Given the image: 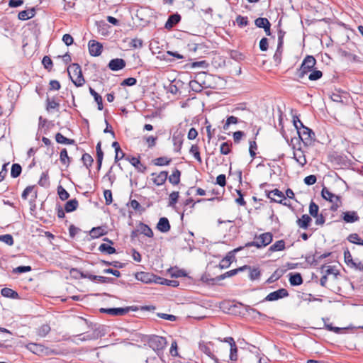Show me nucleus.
<instances>
[{"label":"nucleus","instance_id":"393cba45","mask_svg":"<svg viewBox=\"0 0 363 363\" xmlns=\"http://www.w3.org/2000/svg\"><path fill=\"white\" fill-rule=\"evenodd\" d=\"M130 311L129 307L125 308H110L108 310L109 315H113V316H121L124 315L127 313H128Z\"/></svg>","mask_w":363,"mask_h":363},{"label":"nucleus","instance_id":"c756f323","mask_svg":"<svg viewBox=\"0 0 363 363\" xmlns=\"http://www.w3.org/2000/svg\"><path fill=\"white\" fill-rule=\"evenodd\" d=\"M88 279L91 281H98L101 283H113L115 279L111 277H106L103 276H97V275H89Z\"/></svg>","mask_w":363,"mask_h":363},{"label":"nucleus","instance_id":"8fccbe9b","mask_svg":"<svg viewBox=\"0 0 363 363\" xmlns=\"http://www.w3.org/2000/svg\"><path fill=\"white\" fill-rule=\"evenodd\" d=\"M319 206L313 201L309 205V213L313 217H317L318 214Z\"/></svg>","mask_w":363,"mask_h":363},{"label":"nucleus","instance_id":"e2e57ef3","mask_svg":"<svg viewBox=\"0 0 363 363\" xmlns=\"http://www.w3.org/2000/svg\"><path fill=\"white\" fill-rule=\"evenodd\" d=\"M31 267L30 266H19L13 269V272L15 274H22L31 271Z\"/></svg>","mask_w":363,"mask_h":363},{"label":"nucleus","instance_id":"338daca9","mask_svg":"<svg viewBox=\"0 0 363 363\" xmlns=\"http://www.w3.org/2000/svg\"><path fill=\"white\" fill-rule=\"evenodd\" d=\"M238 122V118L233 116H229L223 125V129L227 130L230 124H235Z\"/></svg>","mask_w":363,"mask_h":363},{"label":"nucleus","instance_id":"c03bdc74","mask_svg":"<svg viewBox=\"0 0 363 363\" xmlns=\"http://www.w3.org/2000/svg\"><path fill=\"white\" fill-rule=\"evenodd\" d=\"M232 143L230 142H224L220 145V152L222 155H228L231 152Z\"/></svg>","mask_w":363,"mask_h":363},{"label":"nucleus","instance_id":"2f4dec72","mask_svg":"<svg viewBox=\"0 0 363 363\" xmlns=\"http://www.w3.org/2000/svg\"><path fill=\"white\" fill-rule=\"evenodd\" d=\"M79 206L78 201L76 199L68 201L65 205V211L67 213H71L75 211Z\"/></svg>","mask_w":363,"mask_h":363},{"label":"nucleus","instance_id":"2eb2a0df","mask_svg":"<svg viewBox=\"0 0 363 363\" xmlns=\"http://www.w3.org/2000/svg\"><path fill=\"white\" fill-rule=\"evenodd\" d=\"M181 21V16L178 13L172 14L168 17L165 23L164 28L166 29H171Z\"/></svg>","mask_w":363,"mask_h":363},{"label":"nucleus","instance_id":"20e7f679","mask_svg":"<svg viewBox=\"0 0 363 363\" xmlns=\"http://www.w3.org/2000/svg\"><path fill=\"white\" fill-rule=\"evenodd\" d=\"M148 343L153 350L159 352L165 347L167 340L163 337L155 335L150 338Z\"/></svg>","mask_w":363,"mask_h":363},{"label":"nucleus","instance_id":"4d7b16f0","mask_svg":"<svg viewBox=\"0 0 363 363\" xmlns=\"http://www.w3.org/2000/svg\"><path fill=\"white\" fill-rule=\"evenodd\" d=\"M230 359L232 362L238 360V347L236 345H233L230 349Z\"/></svg>","mask_w":363,"mask_h":363},{"label":"nucleus","instance_id":"3c124183","mask_svg":"<svg viewBox=\"0 0 363 363\" xmlns=\"http://www.w3.org/2000/svg\"><path fill=\"white\" fill-rule=\"evenodd\" d=\"M246 311L250 314H256L257 315H258L259 318L262 319V320H264L267 318L266 315L260 313L257 309H255L250 306H247Z\"/></svg>","mask_w":363,"mask_h":363},{"label":"nucleus","instance_id":"cd10ccee","mask_svg":"<svg viewBox=\"0 0 363 363\" xmlns=\"http://www.w3.org/2000/svg\"><path fill=\"white\" fill-rule=\"evenodd\" d=\"M289 282L291 286H299L303 284V278L300 273L290 274Z\"/></svg>","mask_w":363,"mask_h":363},{"label":"nucleus","instance_id":"de8ad7c7","mask_svg":"<svg viewBox=\"0 0 363 363\" xmlns=\"http://www.w3.org/2000/svg\"><path fill=\"white\" fill-rule=\"evenodd\" d=\"M308 79L311 81H316L320 79L323 77V72L320 70H313L309 72Z\"/></svg>","mask_w":363,"mask_h":363},{"label":"nucleus","instance_id":"13d9d810","mask_svg":"<svg viewBox=\"0 0 363 363\" xmlns=\"http://www.w3.org/2000/svg\"><path fill=\"white\" fill-rule=\"evenodd\" d=\"M179 192L178 191H173L169 194V206H174L179 199Z\"/></svg>","mask_w":363,"mask_h":363},{"label":"nucleus","instance_id":"4468645a","mask_svg":"<svg viewBox=\"0 0 363 363\" xmlns=\"http://www.w3.org/2000/svg\"><path fill=\"white\" fill-rule=\"evenodd\" d=\"M321 195L325 200L329 201L330 203L337 202L341 200L340 196L333 194L325 186L322 189Z\"/></svg>","mask_w":363,"mask_h":363},{"label":"nucleus","instance_id":"ddd939ff","mask_svg":"<svg viewBox=\"0 0 363 363\" xmlns=\"http://www.w3.org/2000/svg\"><path fill=\"white\" fill-rule=\"evenodd\" d=\"M151 176H155V177L152 178L153 183L157 186H161L167 181L168 172L167 171H162L158 174L156 173H152Z\"/></svg>","mask_w":363,"mask_h":363},{"label":"nucleus","instance_id":"72a5a7b5","mask_svg":"<svg viewBox=\"0 0 363 363\" xmlns=\"http://www.w3.org/2000/svg\"><path fill=\"white\" fill-rule=\"evenodd\" d=\"M112 147L115 149L116 156L115 162H117L125 157V153L122 152L120 145L118 142L115 141L112 143Z\"/></svg>","mask_w":363,"mask_h":363},{"label":"nucleus","instance_id":"f257e3e1","mask_svg":"<svg viewBox=\"0 0 363 363\" xmlns=\"http://www.w3.org/2000/svg\"><path fill=\"white\" fill-rule=\"evenodd\" d=\"M273 240V235L271 233H264L259 235H255L254 240L247 242L245 247H256L258 249L265 247L269 245Z\"/></svg>","mask_w":363,"mask_h":363},{"label":"nucleus","instance_id":"09e8293b","mask_svg":"<svg viewBox=\"0 0 363 363\" xmlns=\"http://www.w3.org/2000/svg\"><path fill=\"white\" fill-rule=\"evenodd\" d=\"M235 21L238 26L240 28L245 27L247 26L249 23L248 18L247 16H242L240 15H238L236 17Z\"/></svg>","mask_w":363,"mask_h":363},{"label":"nucleus","instance_id":"0e129e2a","mask_svg":"<svg viewBox=\"0 0 363 363\" xmlns=\"http://www.w3.org/2000/svg\"><path fill=\"white\" fill-rule=\"evenodd\" d=\"M208 67V63L206 60L194 62L191 63V67L196 68L201 67L203 69H206Z\"/></svg>","mask_w":363,"mask_h":363},{"label":"nucleus","instance_id":"c85d7f7f","mask_svg":"<svg viewBox=\"0 0 363 363\" xmlns=\"http://www.w3.org/2000/svg\"><path fill=\"white\" fill-rule=\"evenodd\" d=\"M60 160L61 163L68 167L72 162L71 158L68 156L67 150L63 148L60 154Z\"/></svg>","mask_w":363,"mask_h":363},{"label":"nucleus","instance_id":"5701e85b","mask_svg":"<svg viewBox=\"0 0 363 363\" xmlns=\"http://www.w3.org/2000/svg\"><path fill=\"white\" fill-rule=\"evenodd\" d=\"M344 259L345 263L347 265H350L354 268H359V269H362L360 267H359V266H361L362 264L359 262L358 264H357L355 262H354L352 255L347 248L344 251Z\"/></svg>","mask_w":363,"mask_h":363},{"label":"nucleus","instance_id":"423d86ee","mask_svg":"<svg viewBox=\"0 0 363 363\" xmlns=\"http://www.w3.org/2000/svg\"><path fill=\"white\" fill-rule=\"evenodd\" d=\"M285 35V32L280 30L278 32V45L277 50L274 55V61L279 64L281 60V55L283 52V44H284V37Z\"/></svg>","mask_w":363,"mask_h":363},{"label":"nucleus","instance_id":"f3484780","mask_svg":"<svg viewBox=\"0 0 363 363\" xmlns=\"http://www.w3.org/2000/svg\"><path fill=\"white\" fill-rule=\"evenodd\" d=\"M247 268V265H244V266L238 267L237 269L230 270L221 275L216 277V279L218 281H221L227 277H233V276L237 274L239 272L245 271V270H246Z\"/></svg>","mask_w":363,"mask_h":363},{"label":"nucleus","instance_id":"c9c22d12","mask_svg":"<svg viewBox=\"0 0 363 363\" xmlns=\"http://www.w3.org/2000/svg\"><path fill=\"white\" fill-rule=\"evenodd\" d=\"M246 269H248L250 271L249 277L250 280L254 281L259 279L261 276V272L259 269V268H252L250 266H247V268Z\"/></svg>","mask_w":363,"mask_h":363},{"label":"nucleus","instance_id":"37998d69","mask_svg":"<svg viewBox=\"0 0 363 363\" xmlns=\"http://www.w3.org/2000/svg\"><path fill=\"white\" fill-rule=\"evenodd\" d=\"M347 240L352 243L363 246V240H362L357 233L350 234L348 236Z\"/></svg>","mask_w":363,"mask_h":363},{"label":"nucleus","instance_id":"680f3d73","mask_svg":"<svg viewBox=\"0 0 363 363\" xmlns=\"http://www.w3.org/2000/svg\"><path fill=\"white\" fill-rule=\"evenodd\" d=\"M96 160H99V163L103 161L104 152L101 150V142L99 141L96 147Z\"/></svg>","mask_w":363,"mask_h":363},{"label":"nucleus","instance_id":"4c0bfd02","mask_svg":"<svg viewBox=\"0 0 363 363\" xmlns=\"http://www.w3.org/2000/svg\"><path fill=\"white\" fill-rule=\"evenodd\" d=\"M285 249V242L284 240H280L275 242L273 245H272L269 248V252H277L281 251Z\"/></svg>","mask_w":363,"mask_h":363},{"label":"nucleus","instance_id":"774afa93","mask_svg":"<svg viewBox=\"0 0 363 363\" xmlns=\"http://www.w3.org/2000/svg\"><path fill=\"white\" fill-rule=\"evenodd\" d=\"M144 139L147 143L148 147L151 148V147H153L155 146L156 141L157 140V136L155 137V136L150 135V136H148V137H145Z\"/></svg>","mask_w":363,"mask_h":363},{"label":"nucleus","instance_id":"473e14b6","mask_svg":"<svg viewBox=\"0 0 363 363\" xmlns=\"http://www.w3.org/2000/svg\"><path fill=\"white\" fill-rule=\"evenodd\" d=\"M181 172L178 169H175L172 174L167 178L169 182L173 185H177L180 182Z\"/></svg>","mask_w":363,"mask_h":363},{"label":"nucleus","instance_id":"a211bd4d","mask_svg":"<svg viewBox=\"0 0 363 363\" xmlns=\"http://www.w3.org/2000/svg\"><path fill=\"white\" fill-rule=\"evenodd\" d=\"M293 158L301 167H303L307 163L306 156L304 155L303 151L301 150V148H298L296 151L294 152Z\"/></svg>","mask_w":363,"mask_h":363},{"label":"nucleus","instance_id":"1a4fd4ad","mask_svg":"<svg viewBox=\"0 0 363 363\" xmlns=\"http://www.w3.org/2000/svg\"><path fill=\"white\" fill-rule=\"evenodd\" d=\"M26 348L30 350L31 352L40 355L42 354H48V350H49L48 347H45L43 345L30 342L26 345Z\"/></svg>","mask_w":363,"mask_h":363},{"label":"nucleus","instance_id":"6ab92c4d","mask_svg":"<svg viewBox=\"0 0 363 363\" xmlns=\"http://www.w3.org/2000/svg\"><path fill=\"white\" fill-rule=\"evenodd\" d=\"M342 219L345 223H354L359 220V217L356 211H346L342 213Z\"/></svg>","mask_w":363,"mask_h":363},{"label":"nucleus","instance_id":"a878e982","mask_svg":"<svg viewBox=\"0 0 363 363\" xmlns=\"http://www.w3.org/2000/svg\"><path fill=\"white\" fill-rule=\"evenodd\" d=\"M138 231H140L141 234H143L148 238H152L154 235L152 229L147 225L142 222H140L138 225Z\"/></svg>","mask_w":363,"mask_h":363},{"label":"nucleus","instance_id":"9b49d317","mask_svg":"<svg viewBox=\"0 0 363 363\" xmlns=\"http://www.w3.org/2000/svg\"><path fill=\"white\" fill-rule=\"evenodd\" d=\"M155 276L154 274L140 272L135 274V278L145 284L155 283Z\"/></svg>","mask_w":363,"mask_h":363},{"label":"nucleus","instance_id":"58836bf2","mask_svg":"<svg viewBox=\"0 0 363 363\" xmlns=\"http://www.w3.org/2000/svg\"><path fill=\"white\" fill-rule=\"evenodd\" d=\"M40 186L48 187L50 186V180L48 172H44L41 174L40 178L38 183Z\"/></svg>","mask_w":363,"mask_h":363},{"label":"nucleus","instance_id":"864d4df0","mask_svg":"<svg viewBox=\"0 0 363 363\" xmlns=\"http://www.w3.org/2000/svg\"><path fill=\"white\" fill-rule=\"evenodd\" d=\"M255 23L256 26H257L258 28H264L268 24H269L270 22L269 21V20L267 18L259 17V18H257L255 21Z\"/></svg>","mask_w":363,"mask_h":363},{"label":"nucleus","instance_id":"b1692460","mask_svg":"<svg viewBox=\"0 0 363 363\" xmlns=\"http://www.w3.org/2000/svg\"><path fill=\"white\" fill-rule=\"evenodd\" d=\"M311 221L312 219L308 215L303 214L301 218L297 220L296 223L299 228L307 229L309 227Z\"/></svg>","mask_w":363,"mask_h":363},{"label":"nucleus","instance_id":"4be33fe9","mask_svg":"<svg viewBox=\"0 0 363 363\" xmlns=\"http://www.w3.org/2000/svg\"><path fill=\"white\" fill-rule=\"evenodd\" d=\"M35 15V10L32 8L29 10H23L18 13V18L19 20L26 21L33 18Z\"/></svg>","mask_w":363,"mask_h":363},{"label":"nucleus","instance_id":"a19ab883","mask_svg":"<svg viewBox=\"0 0 363 363\" xmlns=\"http://www.w3.org/2000/svg\"><path fill=\"white\" fill-rule=\"evenodd\" d=\"M169 272L171 274V276L175 278L185 277L187 275L186 272L184 269H180L177 267L171 268Z\"/></svg>","mask_w":363,"mask_h":363},{"label":"nucleus","instance_id":"0eeeda50","mask_svg":"<svg viewBox=\"0 0 363 363\" xmlns=\"http://www.w3.org/2000/svg\"><path fill=\"white\" fill-rule=\"evenodd\" d=\"M289 292L285 289H279L275 291L269 293L262 301H274L280 298L287 297Z\"/></svg>","mask_w":363,"mask_h":363},{"label":"nucleus","instance_id":"79ce46f5","mask_svg":"<svg viewBox=\"0 0 363 363\" xmlns=\"http://www.w3.org/2000/svg\"><path fill=\"white\" fill-rule=\"evenodd\" d=\"M22 172L21 166L19 164L15 163L11 166V176L13 178H17L20 176Z\"/></svg>","mask_w":363,"mask_h":363},{"label":"nucleus","instance_id":"bf43d9fd","mask_svg":"<svg viewBox=\"0 0 363 363\" xmlns=\"http://www.w3.org/2000/svg\"><path fill=\"white\" fill-rule=\"evenodd\" d=\"M46 102H47L46 110L48 111H50L51 109H58V108L60 106L59 103L56 102L55 100L50 101L48 97L46 100Z\"/></svg>","mask_w":363,"mask_h":363},{"label":"nucleus","instance_id":"7ed1b4c3","mask_svg":"<svg viewBox=\"0 0 363 363\" xmlns=\"http://www.w3.org/2000/svg\"><path fill=\"white\" fill-rule=\"evenodd\" d=\"M316 64V60L312 55H307L303 60L296 74L299 79H303L312 71Z\"/></svg>","mask_w":363,"mask_h":363},{"label":"nucleus","instance_id":"aec40b11","mask_svg":"<svg viewBox=\"0 0 363 363\" xmlns=\"http://www.w3.org/2000/svg\"><path fill=\"white\" fill-rule=\"evenodd\" d=\"M127 160L130 162V163L140 172L144 173L147 167L143 164H141L140 159L136 158L135 157H126Z\"/></svg>","mask_w":363,"mask_h":363},{"label":"nucleus","instance_id":"f8f14e48","mask_svg":"<svg viewBox=\"0 0 363 363\" xmlns=\"http://www.w3.org/2000/svg\"><path fill=\"white\" fill-rule=\"evenodd\" d=\"M125 65V61L123 59L116 58L109 62L108 67L112 71H118L123 69Z\"/></svg>","mask_w":363,"mask_h":363},{"label":"nucleus","instance_id":"69168bd1","mask_svg":"<svg viewBox=\"0 0 363 363\" xmlns=\"http://www.w3.org/2000/svg\"><path fill=\"white\" fill-rule=\"evenodd\" d=\"M42 63L44 67L48 70H50L52 67V61L48 56H45L43 58Z\"/></svg>","mask_w":363,"mask_h":363},{"label":"nucleus","instance_id":"6e6552de","mask_svg":"<svg viewBox=\"0 0 363 363\" xmlns=\"http://www.w3.org/2000/svg\"><path fill=\"white\" fill-rule=\"evenodd\" d=\"M88 47L90 55L94 57L100 55L103 49L102 44L94 40H89Z\"/></svg>","mask_w":363,"mask_h":363},{"label":"nucleus","instance_id":"dca6fc26","mask_svg":"<svg viewBox=\"0 0 363 363\" xmlns=\"http://www.w3.org/2000/svg\"><path fill=\"white\" fill-rule=\"evenodd\" d=\"M170 228L169 220L165 217L160 218L157 224V229L161 233H167Z\"/></svg>","mask_w":363,"mask_h":363},{"label":"nucleus","instance_id":"e433bc0d","mask_svg":"<svg viewBox=\"0 0 363 363\" xmlns=\"http://www.w3.org/2000/svg\"><path fill=\"white\" fill-rule=\"evenodd\" d=\"M99 250L107 255H112L116 252V250L113 247L106 243L101 244L99 247Z\"/></svg>","mask_w":363,"mask_h":363},{"label":"nucleus","instance_id":"ea45409f","mask_svg":"<svg viewBox=\"0 0 363 363\" xmlns=\"http://www.w3.org/2000/svg\"><path fill=\"white\" fill-rule=\"evenodd\" d=\"M172 160L167 157H160L153 160V163L156 166H165L169 164Z\"/></svg>","mask_w":363,"mask_h":363},{"label":"nucleus","instance_id":"6e6d98bb","mask_svg":"<svg viewBox=\"0 0 363 363\" xmlns=\"http://www.w3.org/2000/svg\"><path fill=\"white\" fill-rule=\"evenodd\" d=\"M0 241L6 243V245L11 246L13 245V238L10 234H5L0 235Z\"/></svg>","mask_w":363,"mask_h":363},{"label":"nucleus","instance_id":"603ef678","mask_svg":"<svg viewBox=\"0 0 363 363\" xmlns=\"http://www.w3.org/2000/svg\"><path fill=\"white\" fill-rule=\"evenodd\" d=\"M82 160L84 164L87 168L91 167L92 165L93 162H94V160H93L92 157L89 154H88V153H84V154L82 155Z\"/></svg>","mask_w":363,"mask_h":363},{"label":"nucleus","instance_id":"49530a36","mask_svg":"<svg viewBox=\"0 0 363 363\" xmlns=\"http://www.w3.org/2000/svg\"><path fill=\"white\" fill-rule=\"evenodd\" d=\"M50 331V327L48 324L41 325L38 330V335L40 337H45Z\"/></svg>","mask_w":363,"mask_h":363},{"label":"nucleus","instance_id":"a18cd8bd","mask_svg":"<svg viewBox=\"0 0 363 363\" xmlns=\"http://www.w3.org/2000/svg\"><path fill=\"white\" fill-rule=\"evenodd\" d=\"M189 152H190V153H191L194 155V158L198 162H199L200 163L202 162L201 157L200 156L199 148L197 145H192L190 148Z\"/></svg>","mask_w":363,"mask_h":363},{"label":"nucleus","instance_id":"412c9836","mask_svg":"<svg viewBox=\"0 0 363 363\" xmlns=\"http://www.w3.org/2000/svg\"><path fill=\"white\" fill-rule=\"evenodd\" d=\"M200 350L208 356L211 359H213L216 363H218V359L213 354L211 347L206 343H199Z\"/></svg>","mask_w":363,"mask_h":363},{"label":"nucleus","instance_id":"f03ea898","mask_svg":"<svg viewBox=\"0 0 363 363\" xmlns=\"http://www.w3.org/2000/svg\"><path fill=\"white\" fill-rule=\"evenodd\" d=\"M67 71L69 79L76 86L79 87L84 84L85 79L83 77L82 69L79 64H72L68 67Z\"/></svg>","mask_w":363,"mask_h":363},{"label":"nucleus","instance_id":"9d476101","mask_svg":"<svg viewBox=\"0 0 363 363\" xmlns=\"http://www.w3.org/2000/svg\"><path fill=\"white\" fill-rule=\"evenodd\" d=\"M267 196L272 202H277L279 203H283V200L286 199L284 193L277 189L269 191Z\"/></svg>","mask_w":363,"mask_h":363},{"label":"nucleus","instance_id":"f704fd0d","mask_svg":"<svg viewBox=\"0 0 363 363\" xmlns=\"http://www.w3.org/2000/svg\"><path fill=\"white\" fill-rule=\"evenodd\" d=\"M106 233V232L103 227H96V228H93L90 230L89 235L92 238H98L100 236L105 235Z\"/></svg>","mask_w":363,"mask_h":363},{"label":"nucleus","instance_id":"052dcab7","mask_svg":"<svg viewBox=\"0 0 363 363\" xmlns=\"http://www.w3.org/2000/svg\"><path fill=\"white\" fill-rule=\"evenodd\" d=\"M173 142H174V145L175 147V151L178 152L180 150V149L182 148V140L181 138V137H179V135H174L173 136Z\"/></svg>","mask_w":363,"mask_h":363},{"label":"nucleus","instance_id":"bb28decb","mask_svg":"<svg viewBox=\"0 0 363 363\" xmlns=\"http://www.w3.org/2000/svg\"><path fill=\"white\" fill-rule=\"evenodd\" d=\"M1 296L6 298L17 299L19 298L18 294L10 288H4L1 290Z\"/></svg>","mask_w":363,"mask_h":363},{"label":"nucleus","instance_id":"39448f33","mask_svg":"<svg viewBox=\"0 0 363 363\" xmlns=\"http://www.w3.org/2000/svg\"><path fill=\"white\" fill-rule=\"evenodd\" d=\"M297 133L300 140L306 146H308L311 143L312 138L315 136L313 131L308 128H303L301 130L298 129Z\"/></svg>","mask_w":363,"mask_h":363},{"label":"nucleus","instance_id":"7c9ffc66","mask_svg":"<svg viewBox=\"0 0 363 363\" xmlns=\"http://www.w3.org/2000/svg\"><path fill=\"white\" fill-rule=\"evenodd\" d=\"M89 93L94 98V100L98 105V109L99 111L103 110L104 106L102 97L91 87H89Z\"/></svg>","mask_w":363,"mask_h":363},{"label":"nucleus","instance_id":"5fc2aeb1","mask_svg":"<svg viewBox=\"0 0 363 363\" xmlns=\"http://www.w3.org/2000/svg\"><path fill=\"white\" fill-rule=\"evenodd\" d=\"M57 194L61 200L65 201L69 197V194L62 186L57 187Z\"/></svg>","mask_w":363,"mask_h":363}]
</instances>
